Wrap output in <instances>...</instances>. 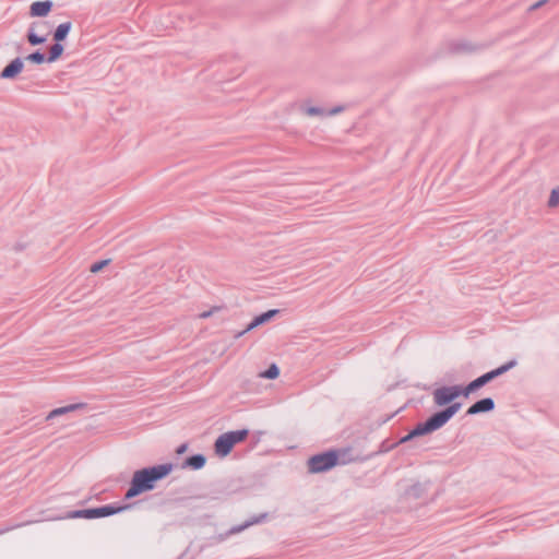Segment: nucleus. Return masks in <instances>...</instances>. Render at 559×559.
Masks as SVG:
<instances>
[{
  "mask_svg": "<svg viewBox=\"0 0 559 559\" xmlns=\"http://www.w3.org/2000/svg\"><path fill=\"white\" fill-rule=\"evenodd\" d=\"M218 308H213L212 310H209V311H204L202 313L199 314V318L201 319H206V318H210L214 311H216Z\"/></svg>",
  "mask_w": 559,
  "mask_h": 559,
  "instance_id": "nucleus-25",
  "label": "nucleus"
},
{
  "mask_svg": "<svg viewBox=\"0 0 559 559\" xmlns=\"http://www.w3.org/2000/svg\"><path fill=\"white\" fill-rule=\"evenodd\" d=\"M108 260H102V261H98V262H95L91 265V272L92 273H97L99 272L105 265L108 264Z\"/></svg>",
  "mask_w": 559,
  "mask_h": 559,
  "instance_id": "nucleus-24",
  "label": "nucleus"
},
{
  "mask_svg": "<svg viewBox=\"0 0 559 559\" xmlns=\"http://www.w3.org/2000/svg\"><path fill=\"white\" fill-rule=\"evenodd\" d=\"M173 469L170 463L145 467L133 473L130 487L124 493L126 499H132L145 491L153 490L155 483L165 478Z\"/></svg>",
  "mask_w": 559,
  "mask_h": 559,
  "instance_id": "nucleus-1",
  "label": "nucleus"
},
{
  "mask_svg": "<svg viewBox=\"0 0 559 559\" xmlns=\"http://www.w3.org/2000/svg\"><path fill=\"white\" fill-rule=\"evenodd\" d=\"M34 25L35 24H32V26L29 27L28 32H27V40L31 45L33 46H36V45H40L46 41V37L44 36H38L35 32H34Z\"/></svg>",
  "mask_w": 559,
  "mask_h": 559,
  "instance_id": "nucleus-20",
  "label": "nucleus"
},
{
  "mask_svg": "<svg viewBox=\"0 0 559 559\" xmlns=\"http://www.w3.org/2000/svg\"><path fill=\"white\" fill-rule=\"evenodd\" d=\"M71 27H72L71 22H64V23L59 24L57 26V28L55 29L53 39L59 43L64 40L67 38V36L69 35Z\"/></svg>",
  "mask_w": 559,
  "mask_h": 559,
  "instance_id": "nucleus-16",
  "label": "nucleus"
},
{
  "mask_svg": "<svg viewBox=\"0 0 559 559\" xmlns=\"http://www.w3.org/2000/svg\"><path fill=\"white\" fill-rule=\"evenodd\" d=\"M214 448H215V453L221 456V457H225L227 456L230 451L233 450L234 448V444L230 443V440L229 438H227V436L225 433H222L215 441V444H214Z\"/></svg>",
  "mask_w": 559,
  "mask_h": 559,
  "instance_id": "nucleus-11",
  "label": "nucleus"
},
{
  "mask_svg": "<svg viewBox=\"0 0 559 559\" xmlns=\"http://www.w3.org/2000/svg\"><path fill=\"white\" fill-rule=\"evenodd\" d=\"M23 60L20 57H17L13 59L7 67L3 68V70L0 73V78L4 80H12L23 70Z\"/></svg>",
  "mask_w": 559,
  "mask_h": 559,
  "instance_id": "nucleus-9",
  "label": "nucleus"
},
{
  "mask_svg": "<svg viewBox=\"0 0 559 559\" xmlns=\"http://www.w3.org/2000/svg\"><path fill=\"white\" fill-rule=\"evenodd\" d=\"M516 365L515 360H510L509 362L490 370L480 377L476 378L475 380L471 381L464 389H463V395L468 396L471 393L477 391L478 389L483 388L497 377L506 373L511 368H513Z\"/></svg>",
  "mask_w": 559,
  "mask_h": 559,
  "instance_id": "nucleus-4",
  "label": "nucleus"
},
{
  "mask_svg": "<svg viewBox=\"0 0 559 559\" xmlns=\"http://www.w3.org/2000/svg\"><path fill=\"white\" fill-rule=\"evenodd\" d=\"M129 506L117 507L115 504H106L97 508L70 511L67 518L93 520L115 515L127 510Z\"/></svg>",
  "mask_w": 559,
  "mask_h": 559,
  "instance_id": "nucleus-3",
  "label": "nucleus"
},
{
  "mask_svg": "<svg viewBox=\"0 0 559 559\" xmlns=\"http://www.w3.org/2000/svg\"><path fill=\"white\" fill-rule=\"evenodd\" d=\"M187 448H188V445L186 443L179 445V448L177 449V453L181 454V453L186 452Z\"/></svg>",
  "mask_w": 559,
  "mask_h": 559,
  "instance_id": "nucleus-27",
  "label": "nucleus"
},
{
  "mask_svg": "<svg viewBox=\"0 0 559 559\" xmlns=\"http://www.w3.org/2000/svg\"><path fill=\"white\" fill-rule=\"evenodd\" d=\"M265 518H266L265 513L257 515V516H252L250 520L246 521L245 523H242L240 525H235V526L230 527L225 534L219 535L218 540L223 542L227 537H229L231 535H236V534L245 531L246 528L250 527L251 525L259 524Z\"/></svg>",
  "mask_w": 559,
  "mask_h": 559,
  "instance_id": "nucleus-7",
  "label": "nucleus"
},
{
  "mask_svg": "<svg viewBox=\"0 0 559 559\" xmlns=\"http://www.w3.org/2000/svg\"><path fill=\"white\" fill-rule=\"evenodd\" d=\"M341 111H343V107L342 106H335L332 109H330L329 111H326L322 107H317V106H310V107H307L305 109V112L308 116H321V117L334 116L336 114H340Z\"/></svg>",
  "mask_w": 559,
  "mask_h": 559,
  "instance_id": "nucleus-14",
  "label": "nucleus"
},
{
  "mask_svg": "<svg viewBox=\"0 0 559 559\" xmlns=\"http://www.w3.org/2000/svg\"><path fill=\"white\" fill-rule=\"evenodd\" d=\"M7 531H9V528H5V530L0 531V534L4 533V532H7Z\"/></svg>",
  "mask_w": 559,
  "mask_h": 559,
  "instance_id": "nucleus-28",
  "label": "nucleus"
},
{
  "mask_svg": "<svg viewBox=\"0 0 559 559\" xmlns=\"http://www.w3.org/2000/svg\"><path fill=\"white\" fill-rule=\"evenodd\" d=\"M277 312H278V310H277V309H272V310H269V311H266V312H263V313H261V314L257 316V317H255V318H254V319H253V320L248 324V326H247L243 331H241V332H239V333L237 334V337H240V336L245 335L247 332H249V331H251V330L255 329L257 326H259V325H261V324H263V323L267 322V321H269V320H271V319H272V318H273Z\"/></svg>",
  "mask_w": 559,
  "mask_h": 559,
  "instance_id": "nucleus-10",
  "label": "nucleus"
},
{
  "mask_svg": "<svg viewBox=\"0 0 559 559\" xmlns=\"http://www.w3.org/2000/svg\"><path fill=\"white\" fill-rule=\"evenodd\" d=\"M53 3L50 0L36 1L31 4L29 14L31 16L43 17L46 16L52 8Z\"/></svg>",
  "mask_w": 559,
  "mask_h": 559,
  "instance_id": "nucleus-12",
  "label": "nucleus"
},
{
  "mask_svg": "<svg viewBox=\"0 0 559 559\" xmlns=\"http://www.w3.org/2000/svg\"><path fill=\"white\" fill-rule=\"evenodd\" d=\"M463 394V390L459 385L441 386L433 391V402L438 406H444L453 402Z\"/></svg>",
  "mask_w": 559,
  "mask_h": 559,
  "instance_id": "nucleus-6",
  "label": "nucleus"
},
{
  "mask_svg": "<svg viewBox=\"0 0 559 559\" xmlns=\"http://www.w3.org/2000/svg\"><path fill=\"white\" fill-rule=\"evenodd\" d=\"M225 435L227 436V438H229L230 443H233L235 445V444L243 441L248 437L249 430L248 429L234 430V431L225 432Z\"/></svg>",
  "mask_w": 559,
  "mask_h": 559,
  "instance_id": "nucleus-18",
  "label": "nucleus"
},
{
  "mask_svg": "<svg viewBox=\"0 0 559 559\" xmlns=\"http://www.w3.org/2000/svg\"><path fill=\"white\" fill-rule=\"evenodd\" d=\"M25 59L27 61H31V62L37 63V64H40L45 60H47L46 56L41 51H39V50L29 53Z\"/></svg>",
  "mask_w": 559,
  "mask_h": 559,
  "instance_id": "nucleus-22",
  "label": "nucleus"
},
{
  "mask_svg": "<svg viewBox=\"0 0 559 559\" xmlns=\"http://www.w3.org/2000/svg\"><path fill=\"white\" fill-rule=\"evenodd\" d=\"M62 52H63V46L59 41H56V44H53L50 48L49 55L47 57V61L48 62L56 61L62 55Z\"/></svg>",
  "mask_w": 559,
  "mask_h": 559,
  "instance_id": "nucleus-19",
  "label": "nucleus"
},
{
  "mask_svg": "<svg viewBox=\"0 0 559 559\" xmlns=\"http://www.w3.org/2000/svg\"><path fill=\"white\" fill-rule=\"evenodd\" d=\"M206 463V459L203 454H194L189 456L186 460V466L191 467L192 469H200L202 468Z\"/></svg>",
  "mask_w": 559,
  "mask_h": 559,
  "instance_id": "nucleus-17",
  "label": "nucleus"
},
{
  "mask_svg": "<svg viewBox=\"0 0 559 559\" xmlns=\"http://www.w3.org/2000/svg\"><path fill=\"white\" fill-rule=\"evenodd\" d=\"M461 408V403H452L447 408L432 414L426 421L419 423L406 436L400 439V443H405L415 437L424 436L440 429L444 426Z\"/></svg>",
  "mask_w": 559,
  "mask_h": 559,
  "instance_id": "nucleus-2",
  "label": "nucleus"
},
{
  "mask_svg": "<svg viewBox=\"0 0 559 559\" xmlns=\"http://www.w3.org/2000/svg\"><path fill=\"white\" fill-rule=\"evenodd\" d=\"M495 409V401L491 397L478 400L471 405L466 412L467 415H477L480 413H489Z\"/></svg>",
  "mask_w": 559,
  "mask_h": 559,
  "instance_id": "nucleus-8",
  "label": "nucleus"
},
{
  "mask_svg": "<svg viewBox=\"0 0 559 559\" xmlns=\"http://www.w3.org/2000/svg\"><path fill=\"white\" fill-rule=\"evenodd\" d=\"M83 407H84L83 403L70 404V405H67V406L58 407V408L52 409L47 415L46 419L47 420H51V419H53L56 417H59L61 415H66L68 413L74 412V411L83 408Z\"/></svg>",
  "mask_w": 559,
  "mask_h": 559,
  "instance_id": "nucleus-15",
  "label": "nucleus"
},
{
  "mask_svg": "<svg viewBox=\"0 0 559 559\" xmlns=\"http://www.w3.org/2000/svg\"><path fill=\"white\" fill-rule=\"evenodd\" d=\"M429 485V481H417L407 488L405 495L411 499H421L426 495Z\"/></svg>",
  "mask_w": 559,
  "mask_h": 559,
  "instance_id": "nucleus-13",
  "label": "nucleus"
},
{
  "mask_svg": "<svg viewBox=\"0 0 559 559\" xmlns=\"http://www.w3.org/2000/svg\"><path fill=\"white\" fill-rule=\"evenodd\" d=\"M559 205V187L551 190L549 200H548V206L549 207H556Z\"/></svg>",
  "mask_w": 559,
  "mask_h": 559,
  "instance_id": "nucleus-23",
  "label": "nucleus"
},
{
  "mask_svg": "<svg viewBox=\"0 0 559 559\" xmlns=\"http://www.w3.org/2000/svg\"><path fill=\"white\" fill-rule=\"evenodd\" d=\"M337 464V454L335 451H328L316 454L308 461V468L311 473H322L329 471Z\"/></svg>",
  "mask_w": 559,
  "mask_h": 559,
  "instance_id": "nucleus-5",
  "label": "nucleus"
},
{
  "mask_svg": "<svg viewBox=\"0 0 559 559\" xmlns=\"http://www.w3.org/2000/svg\"><path fill=\"white\" fill-rule=\"evenodd\" d=\"M546 2H547V0H539L536 3L532 4L530 7V10L531 11L536 10V9L540 8L543 4H545Z\"/></svg>",
  "mask_w": 559,
  "mask_h": 559,
  "instance_id": "nucleus-26",
  "label": "nucleus"
},
{
  "mask_svg": "<svg viewBox=\"0 0 559 559\" xmlns=\"http://www.w3.org/2000/svg\"><path fill=\"white\" fill-rule=\"evenodd\" d=\"M280 374V369L275 364H272L265 371L261 373L262 378L275 379Z\"/></svg>",
  "mask_w": 559,
  "mask_h": 559,
  "instance_id": "nucleus-21",
  "label": "nucleus"
}]
</instances>
